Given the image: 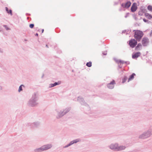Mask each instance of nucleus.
Returning <instances> with one entry per match:
<instances>
[{"mask_svg": "<svg viewBox=\"0 0 152 152\" xmlns=\"http://www.w3.org/2000/svg\"><path fill=\"white\" fill-rule=\"evenodd\" d=\"M118 145V143H113L108 145V147L113 151H117Z\"/></svg>", "mask_w": 152, "mask_h": 152, "instance_id": "6", "label": "nucleus"}, {"mask_svg": "<svg viewBox=\"0 0 152 152\" xmlns=\"http://www.w3.org/2000/svg\"><path fill=\"white\" fill-rule=\"evenodd\" d=\"M61 81H58V82H55L53 84H49V87L50 88L56 86L57 85H60L61 84Z\"/></svg>", "mask_w": 152, "mask_h": 152, "instance_id": "16", "label": "nucleus"}, {"mask_svg": "<svg viewBox=\"0 0 152 152\" xmlns=\"http://www.w3.org/2000/svg\"><path fill=\"white\" fill-rule=\"evenodd\" d=\"M116 84L115 81L113 80L110 83L107 84V88L110 89L113 88L115 85Z\"/></svg>", "mask_w": 152, "mask_h": 152, "instance_id": "10", "label": "nucleus"}, {"mask_svg": "<svg viewBox=\"0 0 152 152\" xmlns=\"http://www.w3.org/2000/svg\"><path fill=\"white\" fill-rule=\"evenodd\" d=\"M133 31H134V37L135 39L137 41H140L143 35L142 32L139 30H134Z\"/></svg>", "mask_w": 152, "mask_h": 152, "instance_id": "2", "label": "nucleus"}, {"mask_svg": "<svg viewBox=\"0 0 152 152\" xmlns=\"http://www.w3.org/2000/svg\"><path fill=\"white\" fill-rule=\"evenodd\" d=\"M150 35L151 36L152 35V30L151 31V33L150 34Z\"/></svg>", "mask_w": 152, "mask_h": 152, "instance_id": "36", "label": "nucleus"}, {"mask_svg": "<svg viewBox=\"0 0 152 152\" xmlns=\"http://www.w3.org/2000/svg\"><path fill=\"white\" fill-rule=\"evenodd\" d=\"M35 35L36 36H38V34L37 33Z\"/></svg>", "mask_w": 152, "mask_h": 152, "instance_id": "38", "label": "nucleus"}, {"mask_svg": "<svg viewBox=\"0 0 152 152\" xmlns=\"http://www.w3.org/2000/svg\"><path fill=\"white\" fill-rule=\"evenodd\" d=\"M137 3H134L132 4V5L131 8V12H135L137 10Z\"/></svg>", "mask_w": 152, "mask_h": 152, "instance_id": "13", "label": "nucleus"}, {"mask_svg": "<svg viewBox=\"0 0 152 152\" xmlns=\"http://www.w3.org/2000/svg\"><path fill=\"white\" fill-rule=\"evenodd\" d=\"M46 46L47 48H48V45H46Z\"/></svg>", "mask_w": 152, "mask_h": 152, "instance_id": "41", "label": "nucleus"}, {"mask_svg": "<svg viewBox=\"0 0 152 152\" xmlns=\"http://www.w3.org/2000/svg\"><path fill=\"white\" fill-rule=\"evenodd\" d=\"M27 104L29 106L34 107L37 106L38 104V103L35 100L30 99L28 102Z\"/></svg>", "mask_w": 152, "mask_h": 152, "instance_id": "5", "label": "nucleus"}, {"mask_svg": "<svg viewBox=\"0 0 152 152\" xmlns=\"http://www.w3.org/2000/svg\"><path fill=\"white\" fill-rule=\"evenodd\" d=\"M145 16L146 17H147L148 19H150L152 18V15L148 13L145 14Z\"/></svg>", "mask_w": 152, "mask_h": 152, "instance_id": "23", "label": "nucleus"}, {"mask_svg": "<svg viewBox=\"0 0 152 152\" xmlns=\"http://www.w3.org/2000/svg\"><path fill=\"white\" fill-rule=\"evenodd\" d=\"M80 141V140L79 139H76L73 140L71 141L69 143L70 146L72 145L74 143H76Z\"/></svg>", "mask_w": 152, "mask_h": 152, "instance_id": "17", "label": "nucleus"}, {"mask_svg": "<svg viewBox=\"0 0 152 152\" xmlns=\"http://www.w3.org/2000/svg\"><path fill=\"white\" fill-rule=\"evenodd\" d=\"M102 53L103 55H105L107 54V52L106 51L103 52Z\"/></svg>", "mask_w": 152, "mask_h": 152, "instance_id": "32", "label": "nucleus"}, {"mask_svg": "<svg viewBox=\"0 0 152 152\" xmlns=\"http://www.w3.org/2000/svg\"><path fill=\"white\" fill-rule=\"evenodd\" d=\"M40 125V123L38 122H33L31 123L30 125L31 127L36 128L39 127Z\"/></svg>", "mask_w": 152, "mask_h": 152, "instance_id": "14", "label": "nucleus"}, {"mask_svg": "<svg viewBox=\"0 0 152 152\" xmlns=\"http://www.w3.org/2000/svg\"><path fill=\"white\" fill-rule=\"evenodd\" d=\"M92 63L91 61H90L89 62H87L86 64V65L88 67H90L91 66L92 64H91Z\"/></svg>", "mask_w": 152, "mask_h": 152, "instance_id": "25", "label": "nucleus"}, {"mask_svg": "<svg viewBox=\"0 0 152 152\" xmlns=\"http://www.w3.org/2000/svg\"><path fill=\"white\" fill-rule=\"evenodd\" d=\"M126 148V147L125 145H119L118 144L117 151H121L124 150Z\"/></svg>", "mask_w": 152, "mask_h": 152, "instance_id": "15", "label": "nucleus"}, {"mask_svg": "<svg viewBox=\"0 0 152 152\" xmlns=\"http://www.w3.org/2000/svg\"><path fill=\"white\" fill-rule=\"evenodd\" d=\"M126 31V30H124V31H122V33H125Z\"/></svg>", "mask_w": 152, "mask_h": 152, "instance_id": "37", "label": "nucleus"}, {"mask_svg": "<svg viewBox=\"0 0 152 152\" xmlns=\"http://www.w3.org/2000/svg\"><path fill=\"white\" fill-rule=\"evenodd\" d=\"M43 31H44V29H42V33L43 32Z\"/></svg>", "mask_w": 152, "mask_h": 152, "instance_id": "40", "label": "nucleus"}, {"mask_svg": "<svg viewBox=\"0 0 152 152\" xmlns=\"http://www.w3.org/2000/svg\"><path fill=\"white\" fill-rule=\"evenodd\" d=\"M135 75V74L133 73L131 75L128 79V82H129L130 80H133L134 78V76Z\"/></svg>", "mask_w": 152, "mask_h": 152, "instance_id": "20", "label": "nucleus"}, {"mask_svg": "<svg viewBox=\"0 0 152 152\" xmlns=\"http://www.w3.org/2000/svg\"><path fill=\"white\" fill-rule=\"evenodd\" d=\"M77 100L82 105L87 107L89 108V109L88 105L85 102L81 96H79L78 97Z\"/></svg>", "mask_w": 152, "mask_h": 152, "instance_id": "7", "label": "nucleus"}, {"mask_svg": "<svg viewBox=\"0 0 152 152\" xmlns=\"http://www.w3.org/2000/svg\"><path fill=\"white\" fill-rule=\"evenodd\" d=\"M148 9L151 12H152V6L151 5H149L148 7Z\"/></svg>", "mask_w": 152, "mask_h": 152, "instance_id": "27", "label": "nucleus"}, {"mask_svg": "<svg viewBox=\"0 0 152 152\" xmlns=\"http://www.w3.org/2000/svg\"><path fill=\"white\" fill-rule=\"evenodd\" d=\"M131 3L130 1H128L125 4L123 3L121 4V7L124 8H128L131 6Z\"/></svg>", "mask_w": 152, "mask_h": 152, "instance_id": "12", "label": "nucleus"}, {"mask_svg": "<svg viewBox=\"0 0 152 152\" xmlns=\"http://www.w3.org/2000/svg\"><path fill=\"white\" fill-rule=\"evenodd\" d=\"M139 14H140V12L139 13Z\"/></svg>", "mask_w": 152, "mask_h": 152, "instance_id": "43", "label": "nucleus"}, {"mask_svg": "<svg viewBox=\"0 0 152 152\" xmlns=\"http://www.w3.org/2000/svg\"><path fill=\"white\" fill-rule=\"evenodd\" d=\"M152 134V129H149L139 135V138L140 139H145L150 137Z\"/></svg>", "mask_w": 152, "mask_h": 152, "instance_id": "4", "label": "nucleus"}, {"mask_svg": "<svg viewBox=\"0 0 152 152\" xmlns=\"http://www.w3.org/2000/svg\"><path fill=\"white\" fill-rule=\"evenodd\" d=\"M52 147L51 144H49L43 145L41 147L35 149L34 151V152H41L47 150L51 148Z\"/></svg>", "mask_w": 152, "mask_h": 152, "instance_id": "1", "label": "nucleus"}, {"mask_svg": "<svg viewBox=\"0 0 152 152\" xmlns=\"http://www.w3.org/2000/svg\"><path fill=\"white\" fill-rule=\"evenodd\" d=\"M38 96L39 94L37 92H34L32 94L31 99L37 102L38 99Z\"/></svg>", "mask_w": 152, "mask_h": 152, "instance_id": "9", "label": "nucleus"}, {"mask_svg": "<svg viewBox=\"0 0 152 152\" xmlns=\"http://www.w3.org/2000/svg\"><path fill=\"white\" fill-rule=\"evenodd\" d=\"M6 10L7 12L8 13L10 14L11 15H12V10H9V9L7 7H6Z\"/></svg>", "mask_w": 152, "mask_h": 152, "instance_id": "21", "label": "nucleus"}, {"mask_svg": "<svg viewBox=\"0 0 152 152\" xmlns=\"http://www.w3.org/2000/svg\"><path fill=\"white\" fill-rule=\"evenodd\" d=\"M25 40L26 41V39H25Z\"/></svg>", "mask_w": 152, "mask_h": 152, "instance_id": "44", "label": "nucleus"}, {"mask_svg": "<svg viewBox=\"0 0 152 152\" xmlns=\"http://www.w3.org/2000/svg\"><path fill=\"white\" fill-rule=\"evenodd\" d=\"M140 55L141 53L140 52H138L136 53L134 55H132V58L133 59L137 58L140 56Z\"/></svg>", "mask_w": 152, "mask_h": 152, "instance_id": "18", "label": "nucleus"}, {"mask_svg": "<svg viewBox=\"0 0 152 152\" xmlns=\"http://www.w3.org/2000/svg\"><path fill=\"white\" fill-rule=\"evenodd\" d=\"M24 87V86L23 85H21L19 87V89L18 90V91L20 92L21 91H23L22 87Z\"/></svg>", "mask_w": 152, "mask_h": 152, "instance_id": "24", "label": "nucleus"}, {"mask_svg": "<svg viewBox=\"0 0 152 152\" xmlns=\"http://www.w3.org/2000/svg\"><path fill=\"white\" fill-rule=\"evenodd\" d=\"M119 62L121 63L122 64H124V63L126 64H129V62L128 61H124L119 60Z\"/></svg>", "mask_w": 152, "mask_h": 152, "instance_id": "22", "label": "nucleus"}, {"mask_svg": "<svg viewBox=\"0 0 152 152\" xmlns=\"http://www.w3.org/2000/svg\"><path fill=\"white\" fill-rule=\"evenodd\" d=\"M3 27H4L7 30H8L10 29V28L7 26L6 25H4Z\"/></svg>", "mask_w": 152, "mask_h": 152, "instance_id": "28", "label": "nucleus"}, {"mask_svg": "<svg viewBox=\"0 0 152 152\" xmlns=\"http://www.w3.org/2000/svg\"><path fill=\"white\" fill-rule=\"evenodd\" d=\"M139 14H140V12L139 13Z\"/></svg>", "mask_w": 152, "mask_h": 152, "instance_id": "42", "label": "nucleus"}, {"mask_svg": "<svg viewBox=\"0 0 152 152\" xmlns=\"http://www.w3.org/2000/svg\"><path fill=\"white\" fill-rule=\"evenodd\" d=\"M118 67H119V68H121L122 67V66L120 65H119Z\"/></svg>", "mask_w": 152, "mask_h": 152, "instance_id": "39", "label": "nucleus"}, {"mask_svg": "<svg viewBox=\"0 0 152 152\" xmlns=\"http://www.w3.org/2000/svg\"><path fill=\"white\" fill-rule=\"evenodd\" d=\"M0 31H1L0 30Z\"/></svg>", "mask_w": 152, "mask_h": 152, "instance_id": "45", "label": "nucleus"}, {"mask_svg": "<svg viewBox=\"0 0 152 152\" xmlns=\"http://www.w3.org/2000/svg\"><path fill=\"white\" fill-rule=\"evenodd\" d=\"M70 110V108H67L64 110H61L60 111L56 110L57 113V115L56 116V118L58 119L60 118L63 117L64 115L68 113Z\"/></svg>", "mask_w": 152, "mask_h": 152, "instance_id": "3", "label": "nucleus"}, {"mask_svg": "<svg viewBox=\"0 0 152 152\" xmlns=\"http://www.w3.org/2000/svg\"><path fill=\"white\" fill-rule=\"evenodd\" d=\"M142 45L140 43H138L135 47V50H140L142 49Z\"/></svg>", "mask_w": 152, "mask_h": 152, "instance_id": "19", "label": "nucleus"}, {"mask_svg": "<svg viewBox=\"0 0 152 152\" xmlns=\"http://www.w3.org/2000/svg\"><path fill=\"white\" fill-rule=\"evenodd\" d=\"M137 40L134 39H131L129 41V45L130 47L133 48H134L137 44Z\"/></svg>", "mask_w": 152, "mask_h": 152, "instance_id": "8", "label": "nucleus"}, {"mask_svg": "<svg viewBox=\"0 0 152 152\" xmlns=\"http://www.w3.org/2000/svg\"><path fill=\"white\" fill-rule=\"evenodd\" d=\"M143 20L145 22H147L148 21V20H147L145 18L143 19Z\"/></svg>", "mask_w": 152, "mask_h": 152, "instance_id": "31", "label": "nucleus"}, {"mask_svg": "<svg viewBox=\"0 0 152 152\" xmlns=\"http://www.w3.org/2000/svg\"><path fill=\"white\" fill-rule=\"evenodd\" d=\"M127 79V77L126 76H124L122 80V83H125Z\"/></svg>", "mask_w": 152, "mask_h": 152, "instance_id": "26", "label": "nucleus"}, {"mask_svg": "<svg viewBox=\"0 0 152 152\" xmlns=\"http://www.w3.org/2000/svg\"><path fill=\"white\" fill-rule=\"evenodd\" d=\"M69 146H70V145H69V144H67V145H65V146H64L63 148H66L68 147Z\"/></svg>", "mask_w": 152, "mask_h": 152, "instance_id": "30", "label": "nucleus"}, {"mask_svg": "<svg viewBox=\"0 0 152 152\" xmlns=\"http://www.w3.org/2000/svg\"><path fill=\"white\" fill-rule=\"evenodd\" d=\"M3 89V87L2 86H0V90H1Z\"/></svg>", "mask_w": 152, "mask_h": 152, "instance_id": "34", "label": "nucleus"}, {"mask_svg": "<svg viewBox=\"0 0 152 152\" xmlns=\"http://www.w3.org/2000/svg\"><path fill=\"white\" fill-rule=\"evenodd\" d=\"M128 14H126V15L125 16V18H126L128 16Z\"/></svg>", "mask_w": 152, "mask_h": 152, "instance_id": "35", "label": "nucleus"}, {"mask_svg": "<svg viewBox=\"0 0 152 152\" xmlns=\"http://www.w3.org/2000/svg\"><path fill=\"white\" fill-rule=\"evenodd\" d=\"M3 50L2 49L0 48V52L1 53H3Z\"/></svg>", "mask_w": 152, "mask_h": 152, "instance_id": "33", "label": "nucleus"}, {"mask_svg": "<svg viewBox=\"0 0 152 152\" xmlns=\"http://www.w3.org/2000/svg\"><path fill=\"white\" fill-rule=\"evenodd\" d=\"M34 26V25L33 24H30L29 25V27L31 28H33Z\"/></svg>", "mask_w": 152, "mask_h": 152, "instance_id": "29", "label": "nucleus"}, {"mask_svg": "<svg viewBox=\"0 0 152 152\" xmlns=\"http://www.w3.org/2000/svg\"><path fill=\"white\" fill-rule=\"evenodd\" d=\"M148 39L147 37H144L142 38V43L143 46H146L148 44Z\"/></svg>", "mask_w": 152, "mask_h": 152, "instance_id": "11", "label": "nucleus"}]
</instances>
